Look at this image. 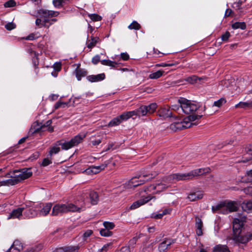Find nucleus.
Returning <instances> with one entry per match:
<instances>
[{"label": "nucleus", "mask_w": 252, "mask_h": 252, "mask_svg": "<svg viewBox=\"0 0 252 252\" xmlns=\"http://www.w3.org/2000/svg\"><path fill=\"white\" fill-rule=\"evenodd\" d=\"M204 173V169H195L187 173H177L171 175L168 177L165 178L160 182L156 185H150L149 187L144 189L145 192H151L156 190V192H159L163 191L170 187L168 185V181L172 179H175L176 181L187 180L192 179L194 177L198 176Z\"/></svg>", "instance_id": "obj_1"}, {"label": "nucleus", "mask_w": 252, "mask_h": 252, "mask_svg": "<svg viewBox=\"0 0 252 252\" xmlns=\"http://www.w3.org/2000/svg\"><path fill=\"white\" fill-rule=\"evenodd\" d=\"M246 221L245 216L241 215L235 218L233 221V235L231 238L236 243L245 244L252 239V232L243 236L240 235L244 223Z\"/></svg>", "instance_id": "obj_2"}, {"label": "nucleus", "mask_w": 252, "mask_h": 252, "mask_svg": "<svg viewBox=\"0 0 252 252\" xmlns=\"http://www.w3.org/2000/svg\"><path fill=\"white\" fill-rule=\"evenodd\" d=\"M82 210L81 207H78L72 203L57 204L53 207L51 215L61 216L69 212H80Z\"/></svg>", "instance_id": "obj_3"}, {"label": "nucleus", "mask_w": 252, "mask_h": 252, "mask_svg": "<svg viewBox=\"0 0 252 252\" xmlns=\"http://www.w3.org/2000/svg\"><path fill=\"white\" fill-rule=\"evenodd\" d=\"M203 115H191L185 118L183 121L176 122L170 125V128L173 130H181L183 128H187L191 126V122L201 118Z\"/></svg>", "instance_id": "obj_4"}, {"label": "nucleus", "mask_w": 252, "mask_h": 252, "mask_svg": "<svg viewBox=\"0 0 252 252\" xmlns=\"http://www.w3.org/2000/svg\"><path fill=\"white\" fill-rule=\"evenodd\" d=\"M157 174L156 173L149 174L141 173L138 177H134L131 178L128 183V186L129 188L138 187L144 184L149 180L153 179Z\"/></svg>", "instance_id": "obj_5"}, {"label": "nucleus", "mask_w": 252, "mask_h": 252, "mask_svg": "<svg viewBox=\"0 0 252 252\" xmlns=\"http://www.w3.org/2000/svg\"><path fill=\"white\" fill-rule=\"evenodd\" d=\"M180 107L184 113L189 114L196 111L199 106L195 103L185 98H180L178 99Z\"/></svg>", "instance_id": "obj_6"}, {"label": "nucleus", "mask_w": 252, "mask_h": 252, "mask_svg": "<svg viewBox=\"0 0 252 252\" xmlns=\"http://www.w3.org/2000/svg\"><path fill=\"white\" fill-rule=\"evenodd\" d=\"M85 137V135L83 136H81L80 135H77L71 139L69 141L63 143L62 141H59L57 143L58 145L61 146V148L63 150H67L77 145L82 141L83 139Z\"/></svg>", "instance_id": "obj_7"}, {"label": "nucleus", "mask_w": 252, "mask_h": 252, "mask_svg": "<svg viewBox=\"0 0 252 252\" xmlns=\"http://www.w3.org/2000/svg\"><path fill=\"white\" fill-rule=\"evenodd\" d=\"M13 173H19V174L16 175V176L20 182L30 178L32 175L31 169L27 168H24L20 170H15L13 171Z\"/></svg>", "instance_id": "obj_8"}, {"label": "nucleus", "mask_w": 252, "mask_h": 252, "mask_svg": "<svg viewBox=\"0 0 252 252\" xmlns=\"http://www.w3.org/2000/svg\"><path fill=\"white\" fill-rule=\"evenodd\" d=\"M82 196L84 199L89 198L90 202L93 205L97 204L99 201L98 193L94 190H89L83 193Z\"/></svg>", "instance_id": "obj_9"}, {"label": "nucleus", "mask_w": 252, "mask_h": 252, "mask_svg": "<svg viewBox=\"0 0 252 252\" xmlns=\"http://www.w3.org/2000/svg\"><path fill=\"white\" fill-rule=\"evenodd\" d=\"M129 119L127 112H125L122 113L120 116L113 119L108 124L109 127H112L118 126L122 122L126 121Z\"/></svg>", "instance_id": "obj_10"}, {"label": "nucleus", "mask_w": 252, "mask_h": 252, "mask_svg": "<svg viewBox=\"0 0 252 252\" xmlns=\"http://www.w3.org/2000/svg\"><path fill=\"white\" fill-rule=\"evenodd\" d=\"M127 112L129 118H132L134 116L140 117L148 115L146 105H142L135 110Z\"/></svg>", "instance_id": "obj_11"}, {"label": "nucleus", "mask_w": 252, "mask_h": 252, "mask_svg": "<svg viewBox=\"0 0 252 252\" xmlns=\"http://www.w3.org/2000/svg\"><path fill=\"white\" fill-rule=\"evenodd\" d=\"M41 208V205H36L32 207L26 208L25 209L24 215L28 218H34L38 215L39 208Z\"/></svg>", "instance_id": "obj_12"}, {"label": "nucleus", "mask_w": 252, "mask_h": 252, "mask_svg": "<svg viewBox=\"0 0 252 252\" xmlns=\"http://www.w3.org/2000/svg\"><path fill=\"white\" fill-rule=\"evenodd\" d=\"M38 13L39 14L40 17L41 18L56 17L59 14V13L58 11L48 10L43 9L38 10Z\"/></svg>", "instance_id": "obj_13"}, {"label": "nucleus", "mask_w": 252, "mask_h": 252, "mask_svg": "<svg viewBox=\"0 0 252 252\" xmlns=\"http://www.w3.org/2000/svg\"><path fill=\"white\" fill-rule=\"evenodd\" d=\"M41 205V208H39L38 211L39 215L40 216H45L48 215L52 207V204L51 203L46 204H39Z\"/></svg>", "instance_id": "obj_14"}, {"label": "nucleus", "mask_w": 252, "mask_h": 252, "mask_svg": "<svg viewBox=\"0 0 252 252\" xmlns=\"http://www.w3.org/2000/svg\"><path fill=\"white\" fill-rule=\"evenodd\" d=\"M154 197L151 195H148L146 197L142 198L134 202L131 205V209H135L141 205H143L151 200Z\"/></svg>", "instance_id": "obj_15"}, {"label": "nucleus", "mask_w": 252, "mask_h": 252, "mask_svg": "<svg viewBox=\"0 0 252 252\" xmlns=\"http://www.w3.org/2000/svg\"><path fill=\"white\" fill-rule=\"evenodd\" d=\"M24 207L18 208L13 210L8 217V219H20L22 217V213L24 210Z\"/></svg>", "instance_id": "obj_16"}, {"label": "nucleus", "mask_w": 252, "mask_h": 252, "mask_svg": "<svg viewBox=\"0 0 252 252\" xmlns=\"http://www.w3.org/2000/svg\"><path fill=\"white\" fill-rule=\"evenodd\" d=\"M23 250V245L18 240L15 241L12 245L5 252H20Z\"/></svg>", "instance_id": "obj_17"}, {"label": "nucleus", "mask_w": 252, "mask_h": 252, "mask_svg": "<svg viewBox=\"0 0 252 252\" xmlns=\"http://www.w3.org/2000/svg\"><path fill=\"white\" fill-rule=\"evenodd\" d=\"M41 130H43V126H41V124L38 122H35L31 126L29 131V135H33L39 132Z\"/></svg>", "instance_id": "obj_18"}, {"label": "nucleus", "mask_w": 252, "mask_h": 252, "mask_svg": "<svg viewBox=\"0 0 252 252\" xmlns=\"http://www.w3.org/2000/svg\"><path fill=\"white\" fill-rule=\"evenodd\" d=\"M224 209H227L228 210L229 212H235L237 211L238 209V204L235 201H228L224 202Z\"/></svg>", "instance_id": "obj_19"}, {"label": "nucleus", "mask_w": 252, "mask_h": 252, "mask_svg": "<svg viewBox=\"0 0 252 252\" xmlns=\"http://www.w3.org/2000/svg\"><path fill=\"white\" fill-rule=\"evenodd\" d=\"M203 197V194L201 191H197L190 193L188 196V198L190 201H195L199 199H201Z\"/></svg>", "instance_id": "obj_20"}, {"label": "nucleus", "mask_w": 252, "mask_h": 252, "mask_svg": "<svg viewBox=\"0 0 252 252\" xmlns=\"http://www.w3.org/2000/svg\"><path fill=\"white\" fill-rule=\"evenodd\" d=\"M105 75L104 73H101L97 75H92L87 77V80L91 82H96L101 81L104 79Z\"/></svg>", "instance_id": "obj_21"}, {"label": "nucleus", "mask_w": 252, "mask_h": 252, "mask_svg": "<svg viewBox=\"0 0 252 252\" xmlns=\"http://www.w3.org/2000/svg\"><path fill=\"white\" fill-rule=\"evenodd\" d=\"M195 227L196 234L199 236L202 235L203 222L201 219L198 217H195Z\"/></svg>", "instance_id": "obj_22"}, {"label": "nucleus", "mask_w": 252, "mask_h": 252, "mask_svg": "<svg viewBox=\"0 0 252 252\" xmlns=\"http://www.w3.org/2000/svg\"><path fill=\"white\" fill-rule=\"evenodd\" d=\"M172 242L170 239H165L164 240L160 243L158 246V250L160 252H165L168 247L172 244Z\"/></svg>", "instance_id": "obj_23"}, {"label": "nucleus", "mask_w": 252, "mask_h": 252, "mask_svg": "<svg viewBox=\"0 0 252 252\" xmlns=\"http://www.w3.org/2000/svg\"><path fill=\"white\" fill-rule=\"evenodd\" d=\"M158 115L164 118L171 117L172 112L168 107L161 108L158 111Z\"/></svg>", "instance_id": "obj_24"}, {"label": "nucleus", "mask_w": 252, "mask_h": 252, "mask_svg": "<svg viewBox=\"0 0 252 252\" xmlns=\"http://www.w3.org/2000/svg\"><path fill=\"white\" fill-rule=\"evenodd\" d=\"M74 73L77 80L78 81H80L82 79V77H84L87 75L88 72L86 70L80 68L79 66H78L75 70Z\"/></svg>", "instance_id": "obj_25"}, {"label": "nucleus", "mask_w": 252, "mask_h": 252, "mask_svg": "<svg viewBox=\"0 0 252 252\" xmlns=\"http://www.w3.org/2000/svg\"><path fill=\"white\" fill-rule=\"evenodd\" d=\"M212 252H230V251L226 245L219 244L214 247Z\"/></svg>", "instance_id": "obj_26"}, {"label": "nucleus", "mask_w": 252, "mask_h": 252, "mask_svg": "<svg viewBox=\"0 0 252 252\" xmlns=\"http://www.w3.org/2000/svg\"><path fill=\"white\" fill-rule=\"evenodd\" d=\"M99 38L97 37H91V39H88L87 41V46L90 49H92L94 47L97 42H98Z\"/></svg>", "instance_id": "obj_27"}, {"label": "nucleus", "mask_w": 252, "mask_h": 252, "mask_svg": "<svg viewBox=\"0 0 252 252\" xmlns=\"http://www.w3.org/2000/svg\"><path fill=\"white\" fill-rule=\"evenodd\" d=\"M170 211V210H169L168 209H164L163 211H162L161 213H158V214L153 213L152 215V218L155 219H161L164 215L169 214Z\"/></svg>", "instance_id": "obj_28"}, {"label": "nucleus", "mask_w": 252, "mask_h": 252, "mask_svg": "<svg viewBox=\"0 0 252 252\" xmlns=\"http://www.w3.org/2000/svg\"><path fill=\"white\" fill-rule=\"evenodd\" d=\"M101 63L104 65L109 66L112 67H116L118 63L109 60H103L100 61Z\"/></svg>", "instance_id": "obj_29"}, {"label": "nucleus", "mask_w": 252, "mask_h": 252, "mask_svg": "<svg viewBox=\"0 0 252 252\" xmlns=\"http://www.w3.org/2000/svg\"><path fill=\"white\" fill-rule=\"evenodd\" d=\"M235 107L242 108L252 107V101L249 102H240L235 105Z\"/></svg>", "instance_id": "obj_30"}, {"label": "nucleus", "mask_w": 252, "mask_h": 252, "mask_svg": "<svg viewBox=\"0 0 252 252\" xmlns=\"http://www.w3.org/2000/svg\"><path fill=\"white\" fill-rule=\"evenodd\" d=\"M164 71L161 70H158L155 72H153L151 73L149 76V78L151 79H157L160 77Z\"/></svg>", "instance_id": "obj_31"}, {"label": "nucleus", "mask_w": 252, "mask_h": 252, "mask_svg": "<svg viewBox=\"0 0 252 252\" xmlns=\"http://www.w3.org/2000/svg\"><path fill=\"white\" fill-rule=\"evenodd\" d=\"M242 207L245 211H249L252 210V201L249 200L247 202H244Z\"/></svg>", "instance_id": "obj_32"}, {"label": "nucleus", "mask_w": 252, "mask_h": 252, "mask_svg": "<svg viewBox=\"0 0 252 252\" xmlns=\"http://www.w3.org/2000/svg\"><path fill=\"white\" fill-rule=\"evenodd\" d=\"M11 179L6 180L7 186H13L20 182L19 180L16 176H11Z\"/></svg>", "instance_id": "obj_33"}, {"label": "nucleus", "mask_w": 252, "mask_h": 252, "mask_svg": "<svg viewBox=\"0 0 252 252\" xmlns=\"http://www.w3.org/2000/svg\"><path fill=\"white\" fill-rule=\"evenodd\" d=\"M232 28L233 29L245 30L246 28V25L245 22H235L232 25Z\"/></svg>", "instance_id": "obj_34"}, {"label": "nucleus", "mask_w": 252, "mask_h": 252, "mask_svg": "<svg viewBox=\"0 0 252 252\" xmlns=\"http://www.w3.org/2000/svg\"><path fill=\"white\" fill-rule=\"evenodd\" d=\"M146 107L147 108L148 114H151L156 111L157 108V105L155 103H153L146 106Z\"/></svg>", "instance_id": "obj_35"}, {"label": "nucleus", "mask_w": 252, "mask_h": 252, "mask_svg": "<svg viewBox=\"0 0 252 252\" xmlns=\"http://www.w3.org/2000/svg\"><path fill=\"white\" fill-rule=\"evenodd\" d=\"M66 252H79L80 246H65Z\"/></svg>", "instance_id": "obj_36"}, {"label": "nucleus", "mask_w": 252, "mask_h": 252, "mask_svg": "<svg viewBox=\"0 0 252 252\" xmlns=\"http://www.w3.org/2000/svg\"><path fill=\"white\" fill-rule=\"evenodd\" d=\"M224 205L225 202H222L219 204H218L216 206H212V211L213 212V213H216L218 211H221L222 209H224Z\"/></svg>", "instance_id": "obj_37"}, {"label": "nucleus", "mask_w": 252, "mask_h": 252, "mask_svg": "<svg viewBox=\"0 0 252 252\" xmlns=\"http://www.w3.org/2000/svg\"><path fill=\"white\" fill-rule=\"evenodd\" d=\"M128 28L130 30H138L141 28V26L136 21H134L128 26Z\"/></svg>", "instance_id": "obj_38"}, {"label": "nucleus", "mask_w": 252, "mask_h": 252, "mask_svg": "<svg viewBox=\"0 0 252 252\" xmlns=\"http://www.w3.org/2000/svg\"><path fill=\"white\" fill-rule=\"evenodd\" d=\"M226 100L224 98H221L217 101L214 102L213 104V106H216L218 107H221L223 104L225 103Z\"/></svg>", "instance_id": "obj_39"}, {"label": "nucleus", "mask_w": 252, "mask_h": 252, "mask_svg": "<svg viewBox=\"0 0 252 252\" xmlns=\"http://www.w3.org/2000/svg\"><path fill=\"white\" fill-rule=\"evenodd\" d=\"M89 17L93 21H99L102 19V17L97 14H89Z\"/></svg>", "instance_id": "obj_40"}, {"label": "nucleus", "mask_w": 252, "mask_h": 252, "mask_svg": "<svg viewBox=\"0 0 252 252\" xmlns=\"http://www.w3.org/2000/svg\"><path fill=\"white\" fill-rule=\"evenodd\" d=\"M140 238V235L139 236H136L135 237H134L131 239H130L129 241L128 242V246L129 247H131L132 248H133L134 247V245L136 244L137 240Z\"/></svg>", "instance_id": "obj_41"}, {"label": "nucleus", "mask_w": 252, "mask_h": 252, "mask_svg": "<svg viewBox=\"0 0 252 252\" xmlns=\"http://www.w3.org/2000/svg\"><path fill=\"white\" fill-rule=\"evenodd\" d=\"M68 102H63L61 101H59L54 105L55 109H58L60 108H64L65 106H67Z\"/></svg>", "instance_id": "obj_42"}, {"label": "nucleus", "mask_w": 252, "mask_h": 252, "mask_svg": "<svg viewBox=\"0 0 252 252\" xmlns=\"http://www.w3.org/2000/svg\"><path fill=\"white\" fill-rule=\"evenodd\" d=\"M100 234L102 236L109 237L112 235V232L107 229L104 228L100 230Z\"/></svg>", "instance_id": "obj_43"}, {"label": "nucleus", "mask_w": 252, "mask_h": 252, "mask_svg": "<svg viewBox=\"0 0 252 252\" xmlns=\"http://www.w3.org/2000/svg\"><path fill=\"white\" fill-rule=\"evenodd\" d=\"M103 224L105 229L109 230L113 229L115 227L114 223L111 222L104 221Z\"/></svg>", "instance_id": "obj_44"}, {"label": "nucleus", "mask_w": 252, "mask_h": 252, "mask_svg": "<svg viewBox=\"0 0 252 252\" xmlns=\"http://www.w3.org/2000/svg\"><path fill=\"white\" fill-rule=\"evenodd\" d=\"M16 5V2L14 0H9L4 3L5 7H12Z\"/></svg>", "instance_id": "obj_45"}, {"label": "nucleus", "mask_w": 252, "mask_h": 252, "mask_svg": "<svg viewBox=\"0 0 252 252\" xmlns=\"http://www.w3.org/2000/svg\"><path fill=\"white\" fill-rule=\"evenodd\" d=\"M60 151V148L58 147H53L50 152H49V155L51 156L53 154H56L58 153Z\"/></svg>", "instance_id": "obj_46"}, {"label": "nucleus", "mask_w": 252, "mask_h": 252, "mask_svg": "<svg viewBox=\"0 0 252 252\" xmlns=\"http://www.w3.org/2000/svg\"><path fill=\"white\" fill-rule=\"evenodd\" d=\"M5 28L8 31H11L16 28V25L13 22H10L5 25Z\"/></svg>", "instance_id": "obj_47"}, {"label": "nucleus", "mask_w": 252, "mask_h": 252, "mask_svg": "<svg viewBox=\"0 0 252 252\" xmlns=\"http://www.w3.org/2000/svg\"><path fill=\"white\" fill-rule=\"evenodd\" d=\"M53 3L57 8L61 7L63 5L62 0H53Z\"/></svg>", "instance_id": "obj_48"}, {"label": "nucleus", "mask_w": 252, "mask_h": 252, "mask_svg": "<svg viewBox=\"0 0 252 252\" xmlns=\"http://www.w3.org/2000/svg\"><path fill=\"white\" fill-rule=\"evenodd\" d=\"M246 177H247V182H252V170L247 172Z\"/></svg>", "instance_id": "obj_49"}, {"label": "nucleus", "mask_w": 252, "mask_h": 252, "mask_svg": "<svg viewBox=\"0 0 252 252\" xmlns=\"http://www.w3.org/2000/svg\"><path fill=\"white\" fill-rule=\"evenodd\" d=\"M230 36L229 32H226L223 34L221 35V39L222 41H226Z\"/></svg>", "instance_id": "obj_50"}, {"label": "nucleus", "mask_w": 252, "mask_h": 252, "mask_svg": "<svg viewBox=\"0 0 252 252\" xmlns=\"http://www.w3.org/2000/svg\"><path fill=\"white\" fill-rule=\"evenodd\" d=\"M245 151L247 154L252 156V144L249 145L246 147Z\"/></svg>", "instance_id": "obj_51"}, {"label": "nucleus", "mask_w": 252, "mask_h": 252, "mask_svg": "<svg viewBox=\"0 0 252 252\" xmlns=\"http://www.w3.org/2000/svg\"><path fill=\"white\" fill-rule=\"evenodd\" d=\"M100 56L98 55L94 57L92 59V62L93 64H96L98 62H100Z\"/></svg>", "instance_id": "obj_52"}, {"label": "nucleus", "mask_w": 252, "mask_h": 252, "mask_svg": "<svg viewBox=\"0 0 252 252\" xmlns=\"http://www.w3.org/2000/svg\"><path fill=\"white\" fill-rule=\"evenodd\" d=\"M111 245L110 243L106 244L104 245L103 247L99 251V252H106L110 246Z\"/></svg>", "instance_id": "obj_53"}, {"label": "nucleus", "mask_w": 252, "mask_h": 252, "mask_svg": "<svg viewBox=\"0 0 252 252\" xmlns=\"http://www.w3.org/2000/svg\"><path fill=\"white\" fill-rule=\"evenodd\" d=\"M49 18H42V26L46 27L48 28L49 27V26L52 24L50 23L49 25H47V23L49 22V20L48 19Z\"/></svg>", "instance_id": "obj_54"}, {"label": "nucleus", "mask_w": 252, "mask_h": 252, "mask_svg": "<svg viewBox=\"0 0 252 252\" xmlns=\"http://www.w3.org/2000/svg\"><path fill=\"white\" fill-rule=\"evenodd\" d=\"M107 164H102L99 166H94V167H95L99 172L102 170H104Z\"/></svg>", "instance_id": "obj_55"}, {"label": "nucleus", "mask_w": 252, "mask_h": 252, "mask_svg": "<svg viewBox=\"0 0 252 252\" xmlns=\"http://www.w3.org/2000/svg\"><path fill=\"white\" fill-rule=\"evenodd\" d=\"M242 4V1H239L238 2H234L232 5V7L234 8L239 9L241 5Z\"/></svg>", "instance_id": "obj_56"}, {"label": "nucleus", "mask_w": 252, "mask_h": 252, "mask_svg": "<svg viewBox=\"0 0 252 252\" xmlns=\"http://www.w3.org/2000/svg\"><path fill=\"white\" fill-rule=\"evenodd\" d=\"M52 163L51 160L48 158H44L42 163V165L43 166H46Z\"/></svg>", "instance_id": "obj_57"}, {"label": "nucleus", "mask_w": 252, "mask_h": 252, "mask_svg": "<svg viewBox=\"0 0 252 252\" xmlns=\"http://www.w3.org/2000/svg\"><path fill=\"white\" fill-rule=\"evenodd\" d=\"M245 193L250 194L252 196V187H249L244 189Z\"/></svg>", "instance_id": "obj_58"}, {"label": "nucleus", "mask_w": 252, "mask_h": 252, "mask_svg": "<svg viewBox=\"0 0 252 252\" xmlns=\"http://www.w3.org/2000/svg\"><path fill=\"white\" fill-rule=\"evenodd\" d=\"M121 58L124 61H127L129 59V56L128 54L126 53H123L121 54Z\"/></svg>", "instance_id": "obj_59"}, {"label": "nucleus", "mask_w": 252, "mask_h": 252, "mask_svg": "<svg viewBox=\"0 0 252 252\" xmlns=\"http://www.w3.org/2000/svg\"><path fill=\"white\" fill-rule=\"evenodd\" d=\"M54 69L57 71H59L61 69V64L60 63H55L53 65Z\"/></svg>", "instance_id": "obj_60"}, {"label": "nucleus", "mask_w": 252, "mask_h": 252, "mask_svg": "<svg viewBox=\"0 0 252 252\" xmlns=\"http://www.w3.org/2000/svg\"><path fill=\"white\" fill-rule=\"evenodd\" d=\"M53 252H66L65 247L56 249Z\"/></svg>", "instance_id": "obj_61"}, {"label": "nucleus", "mask_w": 252, "mask_h": 252, "mask_svg": "<svg viewBox=\"0 0 252 252\" xmlns=\"http://www.w3.org/2000/svg\"><path fill=\"white\" fill-rule=\"evenodd\" d=\"M121 252H130L129 246H126L122 247L121 249Z\"/></svg>", "instance_id": "obj_62"}, {"label": "nucleus", "mask_w": 252, "mask_h": 252, "mask_svg": "<svg viewBox=\"0 0 252 252\" xmlns=\"http://www.w3.org/2000/svg\"><path fill=\"white\" fill-rule=\"evenodd\" d=\"M42 20L41 18H37L35 21V24L37 26L40 27L42 26Z\"/></svg>", "instance_id": "obj_63"}, {"label": "nucleus", "mask_w": 252, "mask_h": 252, "mask_svg": "<svg viewBox=\"0 0 252 252\" xmlns=\"http://www.w3.org/2000/svg\"><path fill=\"white\" fill-rule=\"evenodd\" d=\"M35 34H33V33H31L29 35L26 36V37L24 38L26 40H33L35 39Z\"/></svg>", "instance_id": "obj_64"}]
</instances>
